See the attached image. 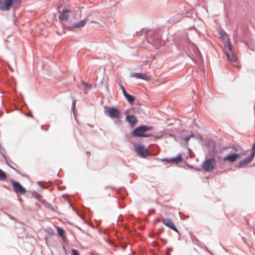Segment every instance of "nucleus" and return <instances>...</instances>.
Here are the masks:
<instances>
[{"label":"nucleus","instance_id":"nucleus-1","mask_svg":"<svg viewBox=\"0 0 255 255\" xmlns=\"http://www.w3.org/2000/svg\"><path fill=\"white\" fill-rule=\"evenodd\" d=\"M20 3L21 0H0V9L7 11L9 10L11 6H18Z\"/></svg>","mask_w":255,"mask_h":255},{"label":"nucleus","instance_id":"nucleus-7","mask_svg":"<svg viewBox=\"0 0 255 255\" xmlns=\"http://www.w3.org/2000/svg\"><path fill=\"white\" fill-rule=\"evenodd\" d=\"M12 183L14 191L16 193H20L21 194H24L26 193V189L19 183L17 182H12Z\"/></svg>","mask_w":255,"mask_h":255},{"label":"nucleus","instance_id":"nucleus-20","mask_svg":"<svg viewBox=\"0 0 255 255\" xmlns=\"http://www.w3.org/2000/svg\"><path fill=\"white\" fill-rule=\"evenodd\" d=\"M34 197L36 199L40 201L42 203H44L45 202V201L42 198V196L40 194L36 193Z\"/></svg>","mask_w":255,"mask_h":255},{"label":"nucleus","instance_id":"nucleus-13","mask_svg":"<svg viewBox=\"0 0 255 255\" xmlns=\"http://www.w3.org/2000/svg\"><path fill=\"white\" fill-rule=\"evenodd\" d=\"M182 160V155L181 154H179L176 157H173L170 159H162L161 160L162 161H167L169 163L175 162L176 163H179L181 162Z\"/></svg>","mask_w":255,"mask_h":255},{"label":"nucleus","instance_id":"nucleus-4","mask_svg":"<svg viewBox=\"0 0 255 255\" xmlns=\"http://www.w3.org/2000/svg\"><path fill=\"white\" fill-rule=\"evenodd\" d=\"M105 113L111 118L118 119L121 117V112L115 107H108L105 110Z\"/></svg>","mask_w":255,"mask_h":255},{"label":"nucleus","instance_id":"nucleus-6","mask_svg":"<svg viewBox=\"0 0 255 255\" xmlns=\"http://www.w3.org/2000/svg\"><path fill=\"white\" fill-rule=\"evenodd\" d=\"M225 53L229 61H236L237 57L233 54L232 52V46L230 41L228 39V45L225 46Z\"/></svg>","mask_w":255,"mask_h":255},{"label":"nucleus","instance_id":"nucleus-11","mask_svg":"<svg viewBox=\"0 0 255 255\" xmlns=\"http://www.w3.org/2000/svg\"><path fill=\"white\" fill-rule=\"evenodd\" d=\"M161 221L162 223L166 226L169 227L176 232H178L177 229L174 225L173 222L170 219L168 218L162 219Z\"/></svg>","mask_w":255,"mask_h":255},{"label":"nucleus","instance_id":"nucleus-12","mask_svg":"<svg viewBox=\"0 0 255 255\" xmlns=\"http://www.w3.org/2000/svg\"><path fill=\"white\" fill-rule=\"evenodd\" d=\"M131 76L137 79H143L146 81H150L151 79V78L149 76L145 74L140 73H132L131 74Z\"/></svg>","mask_w":255,"mask_h":255},{"label":"nucleus","instance_id":"nucleus-26","mask_svg":"<svg viewBox=\"0 0 255 255\" xmlns=\"http://www.w3.org/2000/svg\"><path fill=\"white\" fill-rule=\"evenodd\" d=\"M8 67H9V68L11 69V71H13V70L11 69V68L10 67V66L9 65Z\"/></svg>","mask_w":255,"mask_h":255},{"label":"nucleus","instance_id":"nucleus-16","mask_svg":"<svg viewBox=\"0 0 255 255\" xmlns=\"http://www.w3.org/2000/svg\"><path fill=\"white\" fill-rule=\"evenodd\" d=\"M124 96L125 97L126 99L128 100V101L131 104H132L135 100V98L133 96H132L128 93H127L126 95H125Z\"/></svg>","mask_w":255,"mask_h":255},{"label":"nucleus","instance_id":"nucleus-10","mask_svg":"<svg viewBox=\"0 0 255 255\" xmlns=\"http://www.w3.org/2000/svg\"><path fill=\"white\" fill-rule=\"evenodd\" d=\"M255 155V151L253 152L248 157L245 158L243 160H241L239 164V167H242L245 165L248 164V163H250L253 158H254Z\"/></svg>","mask_w":255,"mask_h":255},{"label":"nucleus","instance_id":"nucleus-23","mask_svg":"<svg viewBox=\"0 0 255 255\" xmlns=\"http://www.w3.org/2000/svg\"><path fill=\"white\" fill-rule=\"evenodd\" d=\"M83 85L85 89H90L91 88V87L89 86L88 84L85 82H83Z\"/></svg>","mask_w":255,"mask_h":255},{"label":"nucleus","instance_id":"nucleus-15","mask_svg":"<svg viewBox=\"0 0 255 255\" xmlns=\"http://www.w3.org/2000/svg\"><path fill=\"white\" fill-rule=\"evenodd\" d=\"M126 119L131 126H133L137 122V119L133 115L127 116Z\"/></svg>","mask_w":255,"mask_h":255},{"label":"nucleus","instance_id":"nucleus-19","mask_svg":"<svg viewBox=\"0 0 255 255\" xmlns=\"http://www.w3.org/2000/svg\"><path fill=\"white\" fill-rule=\"evenodd\" d=\"M57 231L58 235L61 238H63L64 237V230L61 228L57 227Z\"/></svg>","mask_w":255,"mask_h":255},{"label":"nucleus","instance_id":"nucleus-18","mask_svg":"<svg viewBox=\"0 0 255 255\" xmlns=\"http://www.w3.org/2000/svg\"><path fill=\"white\" fill-rule=\"evenodd\" d=\"M6 175L5 173L0 169V180H5L6 179Z\"/></svg>","mask_w":255,"mask_h":255},{"label":"nucleus","instance_id":"nucleus-5","mask_svg":"<svg viewBox=\"0 0 255 255\" xmlns=\"http://www.w3.org/2000/svg\"><path fill=\"white\" fill-rule=\"evenodd\" d=\"M134 148L137 153L142 157L145 158L149 155L147 150L142 144H135Z\"/></svg>","mask_w":255,"mask_h":255},{"label":"nucleus","instance_id":"nucleus-21","mask_svg":"<svg viewBox=\"0 0 255 255\" xmlns=\"http://www.w3.org/2000/svg\"><path fill=\"white\" fill-rule=\"evenodd\" d=\"M71 252L72 255H80L77 251L75 249H72Z\"/></svg>","mask_w":255,"mask_h":255},{"label":"nucleus","instance_id":"nucleus-9","mask_svg":"<svg viewBox=\"0 0 255 255\" xmlns=\"http://www.w3.org/2000/svg\"><path fill=\"white\" fill-rule=\"evenodd\" d=\"M241 158V156L238 153H233L229 154L226 156H225L223 160L224 161H229L230 162H234L236 161L238 159Z\"/></svg>","mask_w":255,"mask_h":255},{"label":"nucleus","instance_id":"nucleus-14","mask_svg":"<svg viewBox=\"0 0 255 255\" xmlns=\"http://www.w3.org/2000/svg\"><path fill=\"white\" fill-rule=\"evenodd\" d=\"M88 21V18H86L85 19L81 20L80 21L75 23L73 25H71V28L73 29L74 28H78L83 27Z\"/></svg>","mask_w":255,"mask_h":255},{"label":"nucleus","instance_id":"nucleus-28","mask_svg":"<svg viewBox=\"0 0 255 255\" xmlns=\"http://www.w3.org/2000/svg\"><path fill=\"white\" fill-rule=\"evenodd\" d=\"M75 105H74V108H73L74 109L75 108Z\"/></svg>","mask_w":255,"mask_h":255},{"label":"nucleus","instance_id":"nucleus-25","mask_svg":"<svg viewBox=\"0 0 255 255\" xmlns=\"http://www.w3.org/2000/svg\"><path fill=\"white\" fill-rule=\"evenodd\" d=\"M252 150L253 151V152L255 151V141L252 147Z\"/></svg>","mask_w":255,"mask_h":255},{"label":"nucleus","instance_id":"nucleus-3","mask_svg":"<svg viewBox=\"0 0 255 255\" xmlns=\"http://www.w3.org/2000/svg\"><path fill=\"white\" fill-rule=\"evenodd\" d=\"M216 160L214 158L206 159L202 163V168L206 171H212L215 167Z\"/></svg>","mask_w":255,"mask_h":255},{"label":"nucleus","instance_id":"nucleus-17","mask_svg":"<svg viewBox=\"0 0 255 255\" xmlns=\"http://www.w3.org/2000/svg\"><path fill=\"white\" fill-rule=\"evenodd\" d=\"M219 33H220L221 38H222L223 39H227L226 45H228V39H229L230 40L229 38L228 37L227 34L223 31H220Z\"/></svg>","mask_w":255,"mask_h":255},{"label":"nucleus","instance_id":"nucleus-22","mask_svg":"<svg viewBox=\"0 0 255 255\" xmlns=\"http://www.w3.org/2000/svg\"><path fill=\"white\" fill-rule=\"evenodd\" d=\"M120 88H121V90H122L124 95H126L127 93L124 87L122 85H121L120 86Z\"/></svg>","mask_w":255,"mask_h":255},{"label":"nucleus","instance_id":"nucleus-24","mask_svg":"<svg viewBox=\"0 0 255 255\" xmlns=\"http://www.w3.org/2000/svg\"><path fill=\"white\" fill-rule=\"evenodd\" d=\"M191 136H186L183 138V139L187 142L190 139Z\"/></svg>","mask_w":255,"mask_h":255},{"label":"nucleus","instance_id":"nucleus-2","mask_svg":"<svg viewBox=\"0 0 255 255\" xmlns=\"http://www.w3.org/2000/svg\"><path fill=\"white\" fill-rule=\"evenodd\" d=\"M152 127L148 126H142L135 128L132 131L134 136L148 137L150 135L144 134L147 130H151Z\"/></svg>","mask_w":255,"mask_h":255},{"label":"nucleus","instance_id":"nucleus-27","mask_svg":"<svg viewBox=\"0 0 255 255\" xmlns=\"http://www.w3.org/2000/svg\"><path fill=\"white\" fill-rule=\"evenodd\" d=\"M247 224H249V222L248 221H247Z\"/></svg>","mask_w":255,"mask_h":255},{"label":"nucleus","instance_id":"nucleus-8","mask_svg":"<svg viewBox=\"0 0 255 255\" xmlns=\"http://www.w3.org/2000/svg\"><path fill=\"white\" fill-rule=\"evenodd\" d=\"M70 12L71 11L67 9H63L62 11H59L58 17L60 21H67L69 17Z\"/></svg>","mask_w":255,"mask_h":255}]
</instances>
